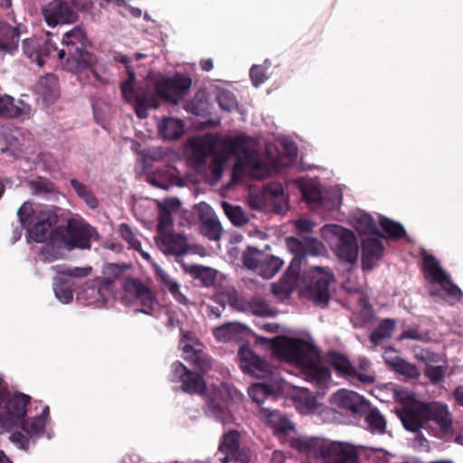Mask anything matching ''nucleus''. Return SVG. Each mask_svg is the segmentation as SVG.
I'll list each match as a JSON object with an SVG mask.
<instances>
[{
  "label": "nucleus",
  "instance_id": "1",
  "mask_svg": "<svg viewBox=\"0 0 463 463\" xmlns=\"http://www.w3.org/2000/svg\"><path fill=\"white\" fill-rule=\"evenodd\" d=\"M288 443L306 456L303 463H358L357 451L348 443L317 437L290 438Z\"/></svg>",
  "mask_w": 463,
  "mask_h": 463
},
{
  "label": "nucleus",
  "instance_id": "2",
  "mask_svg": "<svg viewBox=\"0 0 463 463\" xmlns=\"http://www.w3.org/2000/svg\"><path fill=\"white\" fill-rule=\"evenodd\" d=\"M215 144L216 137L213 135H205L191 141L192 163L197 170H201L208 165L211 174L209 184L212 185L220 181L223 174L224 164L232 155V137L226 136L223 152L216 151Z\"/></svg>",
  "mask_w": 463,
  "mask_h": 463
},
{
  "label": "nucleus",
  "instance_id": "3",
  "mask_svg": "<svg viewBox=\"0 0 463 463\" xmlns=\"http://www.w3.org/2000/svg\"><path fill=\"white\" fill-rule=\"evenodd\" d=\"M21 230L25 229L27 235L34 242H44L51 239L52 228L58 222V215L52 209L35 212L30 202H24L17 211Z\"/></svg>",
  "mask_w": 463,
  "mask_h": 463
},
{
  "label": "nucleus",
  "instance_id": "4",
  "mask_svg": "<svg viewBox=\"0 0 463 463\" xmlns=\"http://www.w3.org/2000/svg\"><path fill=\"white\" fill-rule=\"evenodd\" d=\"M61 43L63 48L59 51L58 57L66 60L68 70H80L96 61V55L86 49L90 43L81 28L74 27L67 32Z\"/></svg>",
  "mask_w": 463,
  "mask_h": 463
},
{
  "label": "nucleus",
  "instance_id": "5",
  "mask_svg": "<svg viewBox=\"0 0 463 463\" xmlns=\"http://www.w3.org/2000/svg\"><path fill=\"white\" fill-rule=\"evenodd\" d=\"M422 270L428 281L440 286V289L431 290L430 296L439 297L450 306L462 300L463 291L452 281L449 274L442 269L433 255H424Z\"/></svg>",
  "mask_w": 463,
  "mask_h": 463
},
{
  "label": "nucleus",
  "instance_id": "6",
  "mask_svg": "<svg viewBox=\"0 0 463 463\" xmlns=\"http://www.w3.org/2000/svg\"><path fill=\"white\" fill-rule=\"evenodd\" d=\"M273 352L278 357L301 368L318 357L316 346L301 338L281 337L272 343Z\"/></svg>",
  "mask_w": 463,
  "mask_h": 463
},
{
  "label": "nucleus",
  "instance_id": "7",
  "mask_svg": "<svg viewBox=\"0 0 463 463\" xmlns=\"http://www.w3.org/2000/svg\"><path fill=\"white\" fill-rule=\"evenodd\" d=\"M193 80L187 73L175 72L162 76L154 82L156 97L173 105H178L190 92Z\"/></svg>",
  "mask_w": 463,
  "mask_h": 463
},
{
  "label": "nucleus",
  "instance_id": "8",
  "mask_svg": "<svg viewBox=\"0 0 463 463\" xmlns=\"http://www.w3.org/2000/svg\"><path fill=\"white\" fill-rule=\"evenodd\" d=\"M128 79L121 82V92L126 102L132 104L137 117L140 119L148 117L149 109H157L160 102L157 98L146 92L144 90L136 89V74L131 66H127Z\"/></svg>",
  "mask_w": 463,
  "mask_h": 463
},
{
  "label": "nucleus",
  "instance_id": "9",
  "mask_svg": "<svg viewBox=\"0 0 463 463\" xmlns=\"http://www.w3.org/2000/svg\"><path fill=\"white\" fill-rule=\"evenodd\" d=\"M52 243H62L69 249H90V233L87 225L71 219L66 225L58 226L51 233Z\"/></svg>",
  "mask_w": 463,
  "mask_h": 463
},
{
  "label": "nucleus",
  "instance_id": "10",
  "mask_svg": "<svg viewBox=\"0 0 463 463\" xmlns=\"http://www.w3.org/2000/svg\"><path fill=\"white\" fill-rule=\"evenodd\" d=\"M313 281L306 288V297L316 306L325 308L331 298L330 285L335 276L329 269L315 266L310 269Z\"/></svg>",
  "mask_w": 463,
  "mask_h": 463
},
{
  "label": "nucleus",
  "instance_id": "11",
  "mask_svg": "<svg viewBox=\"0 0 463 463\" xmlns=\"http://www.w3.org/2000/svg\"><path fill=\"white\" fill-rule=\"evenodd\" d=\"M239 357L240 367L244 373L263 380L279 379L276 369L267 360L257 355L250 348H241Z\"/></svg>",
  "mask_w": 463,
  "mask_h": 463
},
{
  "label": "nucleus",
  "instance_id": "12",
  "mask_svg": "<svg viewBox=\"0 0 463 463\" xmlns=\"http://www.w3.org/2000/svg\"><path fill=\"white\" fill-rule=\"evenodd\" d=\"M239 357L240 367L244 373L263 380L279 379L276 369L267 360L257 355L250 348H241Z\"/></svg>",
  "mask_w": 463,
  "mask_h": 463
},
{
  "label": "nucleus",
  "instance_id": "13",
  "mask_svg": "<svg viewBox=\"0 0 463 463\" xmlns=\"http://www.w3.org/2000/svg\"><path fill=\"white\" fill-rule=\"evenodd\" d=\"M426 402L412 399L398 411L404 428L411 432H418L426 428Z\"/></svg>",
  "mask_w": 463,
  "mask_h": 463
},
{
  "label": "nucleus",
  "instance_id": "14",
  "mask_svg": "<svg viewBox=\"0 0 463 463\" xmlns=\"http://www.w3.org/2000/svg\"><path fill=\"white\" fill-rule=\"evenodd\" d=\"M261 198L258 196L256 198H250L252 207L260 209L266 202L273 203L274 210L277 213H284L288 210V204L284 194V189L279 182H269L263 185V189L260 194Z\"/></svg>",
  "mask_w": 463,
  "mask_h": 463
},
{
  "label": "nucleus",
  "instance_id": "15",
  "mask_svg": "<svg viewBox=\"0 0 463 463\" xmlns=\"http://www.w3.org/2000/svg\"><path fill=\"white\" fill-rule=\"evenodd\" d=\"M335 235L337 243L335 251L337 258L350 264L355 263L358 258L359 247L354 232L337 226L335 228Z\"/></svg>",
  "mask_w": 463,
  "mask_h": 463
},
{
  "label": "nucleus",
  "instance_id": "16",
  "mask_svg": "<svg viewBox=\"0 0 463 463\" xmlns=\"http://www.w3.org/2000/svg\"><path fill=\"white\" fill-rule=\"evenodd\" d=\"M43 15L49 26L71 24L76 21L77 14L66 0H52L43 8Z\"/></svg>",
  "mask_w": 463,
  "mask_h": 463
},
{
  "label": "nucleus",
  "instance_id": "17",
  "mask_svg": "<svg viewBox=\"0 0 463 463\" xmlns=\"http://www.w3.org/2000/svg\"><path fill=\"white\" fill-rule=\"evenodd\" d=\"M31 397L16 393L5 402V412H0V427L10 428L26 414V406Z\"/></svg>",
  "mask_w": 463,
  "mask_h": 463
},
{
  "label": "nucleus",
  "instance_id": "18",
  "mask_svg": "<svg viewBox=\"0 0 463 463\" xmlns=\"http://www.w3.org/2000/svg\"><path fill=\"white\" fill-rule=\"evenodd\" d=\"M126 293L139 301L142 307L137 311L146 315H152L156 298L150 288L137 279L128 278L124 282Z\"/></svg>",
  "mask_w": 463,
  "mask_h": 463
},
{
  "label": "nucleus",
  "instance_id": "19",
  "mask_svg": "<svg viewBox=\"0 0 463 463\" xmlns=\"http://www.w3.org/2000/svg\"><path fill=\"white\" fill-rule=\"evenodd\" d=\"M198 216L200 221V232L202 235L211 241H219L222 235L223 230L213 208L207 203L199 204Z\"/></svg>",
  "mask_w": 463,
  "mask_h": 463
},
{
  "label": "nucleus",
  "instance_id": "20",
  "mask_svg": "<svg viewBox=\"0 0 463 463\" xmlns=\"http://www.w3.org/2000/svg\"><path fill=\"white\" fill-rule=\"evenodd\" d=\"M301 370L305 379L317 387V394L324 393L331 379V372L321 364L320 355L305 364Z\"/></svg>",
  "mask_w": 463,
  "mask_h": 463
},
{
  "label": "nucleus",
  "instance_id": "21",
  "mask_svg": "<svg viewBox=\"0 0 463 463\" xmlns=\"http://www.w3.org/2000/svg\"><path fill=\"white\" fill-rule=\"evenodd\" d=\"M241 163L249 170L250 175L258 180H263L270 175L271 167L264 162L257 153L247 151L243 160H238L233 164V184L237 181V169Z\"/></svg>",
  "mask_w": 463,
  "mask_h": 463
},
{
  "label": "nucleus",
  "instance_id": "22",
  "mask_svg": "<svg viewBox=\"0 0 463 463\" xmlns=\"http://www.w3.org/2000/svg\"><path fill=\"white\" fill-rule=\"evenodd\" d=\"M334 402L352 414L363 415L369 410V402L355 392L341 389L334 395Z\"/></svg>",
  "mask_w": 463,
  "mask_h": 463
},
{
  "label": "nucleus",
  "instance_id": "23",
  "mask_svg": "<svg viewBox=\"0 0 463 463\" xmlns=\"http://www.w3.org/2000/svg\"><path fill=\"white\" fill-rule=\"evenodd\" d=\"M328 360L331 366L341 376L350 379L356 378L363 383H373L375 381L373 375L357 372L356 368L351 364L349 359L342 354L331 352L328 354Z\"/></svg>",
  "mask_w": 463,
  "mask_h": 463
},
{
  "label": "nucleus",
  "instance_id": "24",
  "mask_svg": "<svg viewBox=\"0 0 463 463\" xmlns=\"http://www.w3.org/2000/svg\"><path fill=\"white\" fill-rule=\"evenodd\" d=\"M156 243L166 255L183 256L189 250L187 238L181 233H162Z\"/></svg>",
  "mask_w": 463,
  "mask_h": 463
},
{
  "label": "nucleus",
  "instance_id": "25",
  "mask_svg": "<svg viewBox=\"0 0 463 463\" xmlns=\"http://www.w3.org/2000/svg\"><path fill=\"white\" fill-rule=\"evenodd\" d=\"M426 425L433 421L443 433H449L452 429V420L447 405L439 402L426 403Z\"/></svg>",
  "mask_w": 463,
  "mask_h": 463
},
{
  "label": "nucleus",
  "instance_id": "26",
  "mask_svg": "<svg viewBox=\"0 0 463 463\" xmlns=\"http://www.w3.org/2000/svg\"><path fill=\"white\" fill-rule=\"evenodd\" d=\"M384 246L378 238H366L362 241V266L364 269H372L383 257Z\"/></svg>",
  "mask_w": 463,
  "mask_h": 463
},
{
  "label": "nucleus",
  "instance_id": "27",
  "mask_svg": "<svg viewBox=\"0 0 463 463\" xmlns=\"http://www.w3.org/2000/svg\"><path fill=\"white\" fill-rule=\"evenodd\" d=\"M281 390V384L279 379H268L264 380L263 383H258L252 384L249 388V395L253 402L262 406L261 404L265 400L270 398L274 399V394Z\"/></svg>",
  "mask_w": 463,
  "mask_h": 463
},
{
  "label": "nucleus",
  "instance_id": "28",
  "mask_svg": "<svg viewBox=\"0 0 463 463\" xmlns=\"http://www.w3.org/2000/svg\"><path fill=\"white\" fill-rule=\"evenodd\" d=\"M259 415L262 420L270 425L278 432L286 433L294 429L291 421L278 410L260 406Z\"/></svg>",
  "mask_w": 463,
  "mask_h": 463
},
{
  "label": "nucleus",
  "instance_id": "29",
  "mask_svg": "<svg viewBox=\"0 0 463 463\" xmlns=\"http://www.w3.org/2000/svg\"><path fill=\"white\" fill-rule=\"evenodd\" d=\"M20 31L5 22H0V51L13 53L18 49Z\"/></svg>",
  "mask_w": 463,
  "mask_h": 463
},
{
  "label": "nucleus",
  "instance_id": "30",
  "mask_svg": "<svg viewBox=\"0 0 463 463\" xmlns=\"http://www.w3.org/2000/svg\"><path fill=\"white\" fill-rule=\"evenodd\" d=\"M114 282L103 278L102 280L86 282L85 294L96 301L106 302L108 298L113 293Z\"/></svg>",
  "mask_w": 463,
  "mask_h": 463
},
{
  "label": "nucleus",
  "instance_id": "31",
  "mask_svg": "<svg viewBox=\"0 0 463 463\" xmlns=\"http://www.w3.org/2000/svg\"><path fill=\"white\" fill-rule=\"evenodd\" d=\"M98 63V58L96 57V61L93 64L85 66L80 70L70 71L77 73L80 81L83 84H91L94 86L105 85L108 83V80L99 73Z\"/></svg>",
  "mask_w": 463,
  "mask_h": 463
},
{
  "label": "nucleus",
  "instance_id": "32",
  "mask_svg": "<svg viewBox=\"0 0 463 463\" xmlns=\"http://www.w3.org/2000/svg\"><path fill=\"white\" fill-rule=\"evenodd\" d=\"M283 263L279 258L263 253L260 255L257 273L263 279H271L280 270Z\"/></svg>",
  "mask_w": 463,
  "mask_h": 463
},
{
  "label": "nucleus",
  "instance_id": "33",
  "mask_svg": "<svg viewBox=\"0 0 463 463\" xmlns=\"http://www.w3.org/2000/svg\"><path fill=\"white\" fill-rule=\"evenodd\" d=\"M385 363L392 371L407 378L417 379L420 374L415 364L408 363L400 356L385 358Z\"/></svg>",
  "mask_w": 463,
  "mask_h": 463
},
{
  "label": "nucleus",
  "instance_id": "34",
  "mask_svg": "<svg viewBox=\"0 0 463 463\" xmlns=\"http://www.w3.org/2000/svg\"><path fill=\"white\" fill-rule=\"evenodd\" d=\"M181 383L182 390L189 394H203L206 389V383L203 375L192 370L184 376Z\"/></svg>",
  "mask_w": 463,
  "mask_h": 463
},
{
  "label": "nucleus",
  "instance_id": "35",
  "mask_svg": "<svg viewBox=\"0 0 463 463\" xmlns=\"http://www.w3.org/2000/svg\"><path fill=\"white\" fill-rule=\"evenodd\" d=\"M396 326V320L385 318L382 320L377 327L371 333L369 339L374 345H379L385 339L392 337Z\"/></svg>",
  "mask_w": 463,
  "mask_h": 463
},
{
  "label": "nucleus",
  "instance_id": "36",
  "mask_svg": "<svg viewBox=\"0 0 463 463\" xmlns=\"http://www.w3.org/2000/svg\"><path fill=\"white\" fill-rule=\"evenodd\" d=\"M184 123L181 119L165 118L159 125V133L164 138L175 140L184 133Z\"/></svg>",
  "mask_w": 463,
  "mask_h": 463
},
{
  "label": "nucleus",
  "instance_id": "37",
  "mask_svg": "<svg viewBox=\"0 0 463 463\" xmlns=\"http://www.w3.org/2000/svg\"><path fill=\"white\" fill-rule=\"evenodd\" d=\"M58 79L53 74L42 77L37 83V90L44 99L51 100L57 96Z\"/></svg>",
  "mask_w": 463,
  "mask_h": 463
},
{
  "label": "nucleus",
  "instance_id": "38",
  "mask_svg": "<svg viewBox=\"0 0 463 463\" xmlns=\"http://www.w3.org/2000/svg\"><path fill=\"white\" fill-rule=\"evenodd\" d=\"M365 413L364 420L368 425V430L373 433H384L386 430V420L379 410L369 407V410Z\"/></svg>",
  "mask_w": 463,
  "mask_h": 463
},
{
  "label": "nucleus",
  "instance_id": "39",
  "mask_svg": "<svg viewBox=\"0 0 463 463\" xmlns=\"http://www.w3.org/2000/svg\"><path fill=\"white\" fill-rule=\"evenodd\" d=\"M188 272L194 279L200 280L205 287L213 286L215 282L216 273L211 268L201 265H192L189 267Z\"/></svg>",
  "mask_w": 463,
  "mask_h": 463
},
{
  "label": "nucleus",
  "instance_id": "40",
  "mask_svg": "<svg viewBox=\"0 0 463 463\" xmlns=\"http://www.w3.org/2000/svg\"><path fill=\"white\" fill-rule=\"evenodd\" d=\"M357 230L362 234L374 235L384 238V235L379 231L374 219L368 213H362L357 219Z\"/></svg>",
  "mask_w": 463,
  "mask_h": 463
},
{
  "label": "nucleus",
  "instance_id": "41",
  "mask_svg": "<svg viewBox=\"0 0 463 463\" xmlns=\"http://www.w3.org/2000/svg\"><path fill=\"white\" fill-rule=\"evenodd\" d=\"M213 300L217 306H208V316H213L216 318L221 317L225 306H232V293L231 292H219L213 296Z\"/></svg>",
  "mask_w": 463,
  "mask_h": 463
},
{
  "label": "nucleus",
  "instance_id": "42",
  "mask_svg": "<svg viewBox=\"0 0 463 463\" xmlns=\"http://www.w3.org/2000/svg\"><path fill=\"white\" fill-rule=\"evenodd\" d=\"M382 229L388 234V236L394 240H399L406 235L404 227L385 216H381L379 220Z\"/></svg>",
  "mask_w": 463,
  "mask_h": 463
},
{
  "label": "nucleus",
  "instance_id": "43",
  "mask_svg": "<svg viewBox=\"0 0 463 463\" xmlns=\"http://www.w3.org/2000/svg\"><path fill=\"white\" fill-rule=\"evenodd\" d=\"M71 185L74 189L78 196L85 201L88 206H90L91 209H95L98 207V199L84 184L79 182L77 179H71Z\"/></svg>",
  "mask_w": 463,
  "mask_h": 463
},
{
  "label": "nucleus",
  "instance_id": "44",
  "mask_svg": "<svg viewBox=\"0 0 463 463\" xmlns=\"http://www.w3.org/2000/svg\"><path fill=\"white\" fill-rule=\"evenodd\" d=\"M240 433L233 430V461L236 463H250L251 451L247 446H241L239 442Z\"/></svg>",
  "mask_w": 463,
  "mask_h": 463
},
{
  "label": "nucleus",
  "instance_id": "45",
  "mask_svg": "<svg viewBox=\"0 0 463 463\" xmlns=\"http://www.w3.org/2000/svg\"><path fill=\"white\" fill-rule=\"evenodd\" d=\"M56 298L64 304L70 303L73 298V292L67 279L56 278L53 283Z\"/></svg>",
  "mask_w": 463,
  "mask_h": 463
},
{
  "label": "nucleus",
  "instance_id": "46",
  "mask_svg": "<svg viewBox=\"0 0 463 463\" xmlns=\"http://www.w3.org/2000/svg\"><path fill=\"white\" fill-rule=\"evenodd\" d=\"M22 109L14 102V98L8 95L0 96V117L18 118Z\"/></svg>",
  "mask_w": 463,
  "mask_h": 463
},
{
  "label": "nucleus",
  "instance_id": "47",
  "mask_svg": "<svg viewBox=\"0 0 463 463\" xmlns=\"http://www.w3.org/2000/svg\"><path fill=\"white\" fill-rule=\"evenodd\" d=\"M303 200L311 206H319L322 204L321 191L314 185H304L301 187Z\"/></svg>",
  "mask_w": 463,
  "mask_h": 463
},
{
  "label": "nucleus",
  "instance_id": "48",
  "mask_svg": "<svg viewBox=\"0 0 463 463\" xmlns=\"http://www.w3.org/2000/svg\"><path fill=\"white\" fill-rule=\"evenodd\" d=\"M21 429L32 438L43 432L44 422L41 417H34L31 420H22Z\"/></svg>",
  "mask_w": 463,
  "mask_h": 463
},
{
  "label": "nucleus",
  "instance_id": "49",
  "mask_svg": "<svg viewBox=\"0 0 463 463\" xmlns=\"http://www.w3.org/2000/svg\"><path fill=\"white\" fill-rule=\"evenodd\" d=\"M30 187L34 195L44 196L52 194L56 191L55 184L48 179L32 181L30 183Z\"/></svg>",
  "mask_w": 463,
  "mask_h": 463
},
{
  "label": "nucleus",
  "instance_id": "50",
  "mask_svg": "<svg viewBox=\"0 0 463 463\" xmlns=\"http://www.w3.org/2000/svg\"><path fill=\"white\" fill-rule=\"evenodd\" d=\"M38 47L39 41L36 39L28 38L22 42V48L24 55H26L32 61L41 64L42 60L37 52Z\"/></svg>",
  "mask_w": 463,
  "mask_h": 463
},
{
  "label": "nucleus",
  "instance_id": "51",
  "mask_svg": "<svg viewBox=\"0 0 463 463\" xmlns=\"http://www.w3.org/2000/svg\"><path fill=\"white\" fill-rule=\"evenodd\" d=\"M218 454L219 460L222 463H228L232 456V430H227L222 436V439L219 445Z\"/></svg>",
  "mask_w": 463,
  "mask_h": 463
},
{
  "label": "nucleus",
  "instance_id": "52",
  "mask_svg": "<svg viewBox=\"0 0 463 463\" xmlns=\"http://www.w3.org/2000/svg\"><path fill=\"white\" fill-rule=\"evenodd\" d=\"M52 269L56 271V273L60 275L69 276L72 278H84L87 277L91 269L90 268H80L74 267L70 268L66 265H56L52 267Z\"/></svg>",
  "mask_w": 463,
  "mask_h": 463
},
{
  "label": "nucleus",
  "instance_id": "53",
  "mask_svg": "<svg viewBox=\"0 0 463 463\" xmlns=\"http://www.w3.org/2000/svg\"><path fill=\"white\" fill-rule=\"evenodd\" d=\"M52 269L56 271V273L60 275L69 276L72 278H84L87 277L91 269L90 268H80L74 267L70 268L66 265H56L52 267Z\"/></svg>",
  "mask_w": 463,
  "mask_h": 463
},
{
  "label": "nucleus",
  "instance_id": "54",
  "mask_svg": "<svg viewBox=\"0 0 463 463\" xmlns=\"http://www.w3.org/2000/svg\"><path fill=\"white\" fill-rule=\"evenodd\" d=\"M295 283L282 277L272 285V293L279 298H288L293 291Z\"/></svg>",
  "mask_w": 463,
  "mask_h": 463
},
{
  "label": "nucleus",
  "instance_id": "55",
  "mask_svg": "<svg viewBox=\"0 0 463 463\" xmlns=\"http://www.w3.org/2000/svg\"><path fill=\"white\" fill-rule=\"evenodd\" d=\"M191 363L202 373H207L213 366L212 358L203 352H194Z\"/></svg>",
  "mask_w": 463,
  "mask_h": 463
},
{
  "label": "nucleus",
  "instance_id": "56",
  "mask_svg": "<svg viewBox=\"0 0 463 463\" xmlns=\"http://www.w3.org/2000/svg\"><path fill=\"white\" fill-rule=\"evenodd\" d=\"M129 265L109 263L103 268L104 278L114 282L115 279L123 276Z\"/></svg>",
  "mask_w": 463,
  "mask_h": 463
},
{
  "label": "nucleus",
  "instance_id": "57",
  "mask_svg": "<svg viewBox=\"0 0 463 463\" xmlns=\"http://www.w3.org/2000/svg\"><path fill=\"white\" fill-rule=\"evenodd\" d=\"M248 305L250 311L256 316L267 317L271 314L269 305L260 298H252Z\"/></svg>",
  "mask_w": 463,
  "mask_h": 463
},
{
  "label": "nucleus",
  "instance_id": "58",
  "mask_svg": "<svg viewBox=\"0 0 463 463\" xmlns=\"http://www.w3.org/2000/svg\"><path fill=\"white\" fill-rule=\"evenodd\" d=\"M262 254V251L249 248V250L246 252H244L242 256V261L244 266L257 272V269L260 260V255Z\"/></svg>",
  "mask_w": 463,
  "mask_h": 463
},
{
  "label": "nucleus",
  "instance_id": "59",
  "mask_svg": "<svg viewBox=\"0 0 463 463\" xmlns=\"http://www.w3.org/2000/svg\"><path fill=\"white\" fill-rule=\"evenodd\" d=\"M446 369L441 365H428L424 373L432 383H438L444 380Z\"/></svg>",
  "mask_w": 463,
  "mask_h": 463
},
{
  "label": "nucleus",
  "instance_id": "60",
  "mask_svg": "<svg viewBox=\"0 0 463 463\" xmlns=\"http://www.w3.org/2000/svg\"><path fill=\"white\" fill-rule=\"evenodd\" d=\"M120 232L122 238L127 241L130 247L136 250H139L141 248L140 241L136 237L133 232L131 227L127 223H122L120 225Z\"/></svg>",
  "mask_w": 463,
  "mask_h": 463
},
{
  "label": "nucleus",
  "instance_id": "61",
  "mask_svg": "<svg viewBox=\"0 0 463 463\" xmlns=\"http://www.w3.org/2000/svg\"><path fill=\"white\" fill-rule=\"evenodd\" d=\"M214 337L222 343H228L232 340V322H226L213 330Z\"/></svg>",
  "mask_w": 463,
  "mask_h": 463
},
{
  "label": "nucleus",
  "instance_id": "62",
  "mask_svg": "<svg viewBox=\"0 0 463 463\" xmlns=\"http://www.w3.org/2000/svg\"><path fill=\"white\" fill-rule=\"evenodd\" d=\"M59 51L60 50H58L57 47L54 44H52L50 41H45L43 43H41L39 42L37 52L39 53V57L42 60V63L37 65L40 67L43 66L46 62V59L55 52L58 53Z\"/></svg>",
  "mask_w": 463,
  "mask_h": 463
},
{
  "label": "nucleus",
  "instance_id": "63",
  "mask_svg": "<svg viewBox=\"0 0 463 463\" xmlns=\"http://www.w3.org/2000/svg\"><path fill=\"white\" fill-rule=\"evenodd\" d=\"M250 77L255 87L260 86L268 79L265 69L260 65H253L251 67Z\"/></svg>",
  "mask_w": 463,
  "mask_h": 463
},
{
  "label": "nucleus",
  "instance_id": "64",
  "mask_svg": "<svg viewBox=\"0 0 463 463\" xmlns=\"http://www.w3.org/2000/svg\"><path fill=\"white\" fill-rule=\"evenodd\" d=\"M190 371L184 364L175 361L171 365L172 382H182Z\"/></svg>",
  "mask_w": 463,
  "mask_h": 463
}]
</instances>
